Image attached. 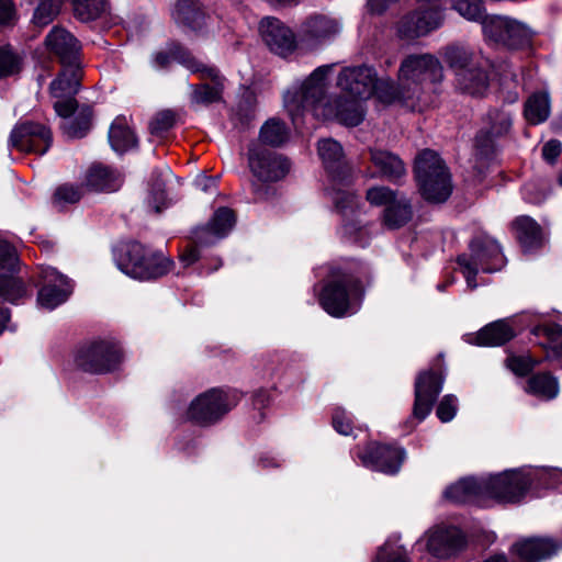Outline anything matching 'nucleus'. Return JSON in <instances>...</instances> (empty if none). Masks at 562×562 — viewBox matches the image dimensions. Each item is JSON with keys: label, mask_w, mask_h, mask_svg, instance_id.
Returning a JSON list of instances; mask_svg holds the SVG:
<instances>
[{"label": "nucleus", "mask_w": 562, "mask_h": 562, "mask_svg": "<svg viewBox=\"0 0 562 562\" xmlns=\"http://www.w3.org/2000/svg\"><path fill=\"white\" fill-rule=\"evenodd\" d=\"M333 427L341 435L348 436L352 432V418L341 407H336L333 413Z\"/></svg>", "instance_id": "53"}, {"label": "nucleus", "mask_w": 562, "mask_h": 562, "mask_svg": "<svg viewBox=\"0 0 562 562\" xmlns=\"http://www.w3.org/2000/svg\"><path fill=\"white\" fill-rule=\"evenodd\" d=\"M356 454L363 467L390 475L400 471L406 457L405 450L401 447L376 442L369 443L362 450L358 449Z\"/></svg>", "instance_id": "16"}, {"label": "nucleus", "mask_w": 562, "mask_h": 562, "mask_svg": "<svg viewBox=\"0 0 562 562\" xmlns=\"http://www.w3.org/2000/svg\"><path fill=\"white\" fill-rule=\"evenodd\" d=\"M122 360L120 346L114 341H97L81 349L76 362L83 371L104 373L113 370Z\"/></svg>", "instance_id": "15"}, {"label": "nucleus", "mask_w": 562, "mask_h": 562, "mask_svg": "<svg viewBox=\"0 0 562 562\" xmlns=\"http://www.w3.org/2000/svg\"><path fill=\"white\" fill-rule=\"evenodd\" d=\"M514 336L515 331L507 321H496L476 334L465 335L464 340L477 346H501Z\"/></svg>", "instance_id": "28"}, {"label": "nucleus", "mask_w": 562, "mask_h": 562, "mask_svg": "<svg viewBox=\"0 0 562 562\" xmlns=\"http://www.w3.org/2000/svg\"><path fill=\"white\" fill-rule=\"evenodd\" d=\"M505 261L499 245L488 236L473 239L470 244V254H462L457 258V263L470 290L479 286L480 283L475 278L480 272H496L505 266Z\"/></svg>", "instance_id": "9"}, {"label": "nucleus", "mask_w": 562, "mask_h": 562, "mask_svg": "<svg viewBox=\"0 0 562 562\" xmlns=\"http://www.w3.org/2000/svg\"><path fill=\"white\" fill-rule=\"evenodd\" d=\"M373 562H409L406 550L394 541L387 540L378 551Z\"/></svg>", "instance_id": "46"}, {"label": "nucleus", "mask_w": 562, "mask_h": 562, "mask_svg": "<svg viewBox=\"0 0 562 562\" xmlns=\"http://www.w3.org/2000/svg\"><path fill=\"white\" fill-rule=\"evenodd\" d=\"M80 69L78 66H65L59 76L50 83L54 98L75 97L79 90Z\"/></svg>", "instance_id": "34"}, {"label": "nucleus", "mask_w": 562, "mask_h": 562, "mask_svg": "<svg viewBox=\"0 0 562 562\" xmlns=\"http://www.w3.org/2000/svg\"><path fill=\"white\" fill-rule=\"evenodd\" d=\"M413 215L412 204L409 200L402 195L397 196L385 206L384 223L390 228H397L405 225Z\"/></svg>", "instance_id": "35"}, {"label": "nucleus", "mask_w": 562, "mask_h": 562, "mask_svg": "<svg viewBox=\"0 0 562 562\" xmlns=\"http://www.w3.org/2000/svg\"><path fill=\"white\" fill-rule=\"evenodd\" d=\"M116 267L127 277L147 281L167 274L172 261L161 252H153L138 241L121 244L114 250Z\"/></svg>", "instance_id": "6"}, {"label": "nucleus", "mask_w": 562, "mask_h": 562, "mask_svg": "<svg viewBox=\"0 0 562 562\" xmlns=\"http://www.w3.org/2000/svg\"><path fill=\"white\" fill-rule=\"evenodd\" d=\"M341 236L350 243L366 247L370 240V231L358 221H349L341 226Z\"/></svg>", "instance_id": "43"}, {"label": "nucleus", "mask_w": 562, "mask_h": 562, "mask_svg": "<svg viewBox=\"0 0 562 562\" xmlns=\"http://www.w3.org/2000/svg\"><path fill=\"white\" fill-rule=\"evenodd\" d=\"M58 100L54 103L56 113L61 117H69L76 109L77 102L74 97L57 98Z\"/></svg>", "instance_id": "55"}, {"label": "nucleus", "mask_w": 562, "mask_h": 562, "mask_svg": "<svg viewBox=\"0 0 562 562\" xmlns=\"http://www.w3.org/2000/svg\"><path fill=\"white\" fill-rule=\"evenodd\" d=\"M464 543V535L458 528L437 527L429 529L417 540L416 546H424L431 554L445 558L461 549Z\"/></svg>", "instance_id": "23"}, {"label": "nucleus", "mask_w": 562, "mask_h": 562, "mask_svg": "<svg viewBox=\"0 0 562 562\" xmlns=\"http://www.w3.org/2000/svg\"><path fill=\"white\" fill-rule=\"evenodd\" d=\"M175 22L184 30L200 32L210 16L192 0H178L171 12Z\"/></svg>", "instance_id": "27"}, {"label": "nucleus", "mask_w": 562, "mask_h": 562, "mask_svg": "<svg viewBox=\"0 0 562 562\" xmlns=\"http://www.w3.org/2000/svg\"><path fill=\"white\" fill-rule=\"evenodd\" d=\"M441 0H418L420 5L404 15L396 24V35L404 41H413L439 29L445 20Z\"/></svg>", "instance_id": "10"}, {"label": "nucleus", "mask_w": 562, "mask_h": 562, "mask_svg": "<svg viewBox=\"0 0 562 562\" xmlns=\"http://www.w3.org/2000/svg\"><path fill=\"white\" fill-rule=\"evenodd\" d=\"M254 119V112L252 111H248L246 112L244 115H241L239 112L236 113L234 120H235V124H240L241 126H246L248 125V123Z\"/></svg>", "instance_id": "63"}, {"label": "nucleus", "mask_w": 562, "mask_h": 562, "mask_svg": "<svg viewBox=\"0 0 562 562\" xmlns=\"http://www.w3.org/2000/svg\"><path fill=\"white\" fill-rule=\"evenodd\" d=\"M289 139V128L279 119H269L260 128L259 140L262 146L280 147Z\"/></svg>", "instance_id": "38"}, {"label": "nucleus", "mask_w": 562, "mask_h": 562, "mask_svg": "<svg viewBox=\"0 0 562 562\" xmlns=\"http://www.w3.org/2000/svg\"><path fill=\"white\" fill-rule=\"evenodd\" d=\"M550 112V99L547 92H536L531 94L525 103V119L532 125H538L547 121Z\"/></svg>", "instance_id": "36"}, {"label": "nucleus", "mask_w": 562, "mask_h": 562, "mask_svg": "<svg viewBox=\"0 0 562 562\" xmlns=\"http://www.w3.org/2000/svg\"><path fill=\"white\" fill-rule=\"evenodd\" d=\"M443 374L440 369L419 373L415 382V402L413 416L418 422L424 420L442 390Z\"/></svg>", "instance_id": "19"}, {"label": "nucleus", "mask_w": 562, "mask_h": 562, "mask_svg": "<svg viewBox=\"0 0 562 562\" xmlns=\"http://www.w3.org/2000/svg\"><path fill=\"white\" fill-rule=\"evenodd\" d=\"M91 126V112L82 111L72 120L63 125L64 132L71 138H81L86 136Z\"/></svg>", "instance_id": "44"}, {"label": "nucleus", "mask_w": 562, "mask_h": 562, "mask_svg": "<svg viewBox=\"0 0 562 562\" xmlns=\"http://www.w3.org/2000/svg\"><path fill=\"white\" fill-rule=\"evenodd\" d=\"M180 259L184 266H190L199 259V251L195 247H190L181 254Z\"/></svg>", "instance_id": "61"}, {"label": "nucleus", "mask_w": 562, "mask_h": 562, "mask_svg": "<svg viewBox=\"0 0 562 562\" xmlns=\"http://www.w3.org/2000/svg\"><path fill=\"white\" fill-rule=\"evenodd\" d=\"M199 72L204 77L211 78L214 83L195 86L191 94V101L199 105H209L220 101L223 87L218 71L213 67H209L202 64V70Z\"/></svg>", "instance_id": "32"}, {"label": "nucleus", "mask_w": 562, "mask_h": 562, "mask_svg": "<svg viewBox=\"0 0 562 562\" xmlns=\"http://www.w3.org/2000/svg\"><path fill=\"white\" fill-rule=\"evenodd\" d=\"M237 402L236 393L212 389L191 402L187 411V418L201 426L212 425L235 407Z\"/></svg>", "instance_id": "11"}, {"label": "nucleus", "mask_w": 562, "mask_h": 562, "mask_svg": "<svg viewBox=\"0 0 562 562\" xmlns=\"http://www.w3.org/2000/svg\"><path fill=\"white\" fill-rule=\"evenodd\" d=\"M109 142L114 151L123 154L137 144L134 132L124 116H117L109 131Z\"/></svg>", "instance_id": "33"}, {"label": "nucleus", "mask_w": 562, "mask_h": 562, "mask_svg": "<svg viewBox=\"0 0 562 562\" xmlns=\"http://www.w3.org/2000/svg\"><path fill=\"white\" fill-rule=\"evenodd\" d=\"M531 192V186H525L524 188V196L525 199L530 202V203H535V204H539L541 202H543L546 200V195L544 194H539V195H536V196H532L530 194Z\"/></svg>", "instance_id": "62"}, {"label": "nucleus", "mask_w": 562, "mask_h": 562, "mask_svg": "<svg viewBox=\"0 0 562 562\" xmlns=\"http://www.w3.org/2000/svg\"><path fill=\"white\" fill-rule=\"evenodd\" d=\"M82 196L81 189L72 184H64L57 188L54 194L53 203L61 209L66 204L77 203Z\"/></svg>", "instance_id": "48"}, {"label": "nucleus", "mask_w": 562, "mask_h": 562, "mask_svg": "<svg viewBox=\"0 0 562 562\" xmlns=\"http://www.w3.org/2000/svg\"><path fill=\"white\" fill-rule=\"evenodd\" d=\"M341 30L338 19L326 14L307 16L299 27V41L308 49H315L334 40Z\"/></svg>", "instance_id": "17"}, {"label": "nucleus", "mask_w": 562, "mask_h": 562, "mask_svg": "<svg viewBox=\"0 0 562 562\" xmlns=\"http://www.w3.org/2000/svg\"><path fill=\"white\" fill-rule=\"evenodd\" d=\"M371 162L378 169L381 177L397 182L406 175V168L402 159L391 151L371 149Z\"/></svg>", "instance_id": "30"}, {"label": "nucleus", "mask_w": 562, "mask_h": 562, "mask_svg": "<svg viewBox=\"0 0 562 562\" xmlns=\"http://www.w3.org/2000/svg\"><path fill=\"white\" fill-rule=\"evenodd\" d=\"M562 145L558 139L547 142L542 147V157L548 162H553L561 154Z\"/></svg>", "instance_id": "56"}, {"label": "nucleus", "mask_w": 562, "mask_h": 562, "mask_svg": "<svg viewBox=\"0 0 562 562\" xmlns=\"http://www.w3.org/2000/svg\"><path fill=\"white\" fill-rule=\"evenodd\" d=\"M513 227L525 251H533L542 245V231L533 218L529 216L517 217L513 223Z\"/></svg>", "instance_id": "31"}, {"label": "nucleus", "mask_w": 562, "mask_h": 562, "mask_svg": "<svg viewBox=\"0 0 562 562\" xmlns=\"http://www.w3.org/2000/svg\"><path fill=\"white\" fill-rule=\"evenodd\" d=\"M532 334L537 337H546L548 346L557 356L562 357V327L554 323H546L533 327Z\"/></svg>", "instance_id": "41"}, {"label": "nucleus", "mask_w": 562, "mask_h": 562, "mask_svg": "<svg viewBox=\"0 0 562 562\" xmlns=\"http://www.w3.org/2000/svg\"><path fill=\"white\" fill-rule=\"evenodd\" d=\"M18 265L19 259L14 247L7 241H0V302L16 303L25 295L23 282L13 277ZM9 319V310L0 308V335L8 328Z\"/></svg>", "instance_id": "12"}, {"label": "nucleus", "mask_w": 562, "mask_h": 562, "mask_svg": "<svg viewBox=\"0 0 562 562\" xmlns=\"http://www.w3.org/2000/svg\"><path fill=\"white\" fill-rule=\"evenodd\" d=\"M172 61H177L188 68L191 72L201 71L202 63L196 60L188 50L177 47L170 54L157 53L154 56L153 64L157 69L168 67Z\"/></svg>", "instance_id": "37"}, {"label": "nucleus", "mask_w": 562, "mask_h": 562, "mask_svg": "<svg viewBox=\"0 0 562 562\" xmlns=\"http://www.w3.org/2000/svg\"><path fill=\"white\" fill-rule=\"evenodd\" d=\"M148 205L156 212L160 213L168 206L167 196L165 194V186L162 182H157L153 186L149 196Z\"/></svg>", "instance_id": "54"}, {"label": "nucleus", "mask_w": 562, "mask_h": 562, "mask_svg": "<svg viewBox=\"0 0 562 562\" xmlns=\"http://www.w3.org/2000/svg\"><path fill=\"white\" fill-rule=\"evenodd\" d=\"M43 285L38 291V304L49 311L65 303L72 293L70 280L53 267L41 269Z\"/></svg>", "instance_id": "20"}, {"label": "nucleus", "mask_w": 562, "mask_h": 562, "mask_svg": "<svg viewBox=\"0 0 562 562\" xmlns=\"http://www.w3.org/2000/svg\"><path fill=\"white\" fill-rule=\"evenodd\" d=\"M562 483V470L521 468L497 474L469 476L448 486L443 497L454 504L486 507L492 502L519 503L529 492L555 487Z\"/></svg>", "instance_id": "2"}, {"label": "nucleus", "mask_w": 562, "mask_h": 562, "mask_svg": "<svg viewBox=\"0 0 562 562\" xmlns=\"http://www.w3.org/2000/svg\"><path fill=\"white\" fill-rule=\"evenodd\" d=\"M415 178L422 195L429 202H445L452 192L451 175L434 150L426 149L417 156Z\"/></svg>", "instance_id": "8"}, {"label": "nucleus", "mask_w": 562, "mask_h": 562, "mask_svg": "<svg viewBox=\"0 0 562 562\" xmlns=\"http://www.w3.org/2000/svg\"><path fill=\"white\" fill-rule=\"evenodd\" d=\"M507 367L517 375H526L529 373L536 362L529 356H510L506 360Z\"/></svg>", "instance_id": "52"}, {"label": "nucleus", "mask_w": 562, "mask_h": 562, "mask_svg": "<svg viewBox=\"0 0 562 562\" xmlns=\"http://www.w3.org/2000/svg\"><path fill=\"white\" fill-rule=\"evenodd\" d=\"M194 184L198 189H200L203 192L213 193L216 191V180L205 175L198 176L194 181Z\"/></svg>", "instance_id": "58"}, {"label": "nucleus", "mask_w": 562, "mask_h": 562, "mask_svg": "<svg viewBox=\"0 0 562 562\" xmlns=\"http://www.w3.org/2000/svg\"><path fill=\"white\" fill-rule=\"evenodd\" d=\"M122 176L119 171L102 165L91 166L86 175V187L95 192H113L120 189Z\"/></svg>", "instance_id": "29"}, {"label": "nucleus", "mask_w": 562, "mask_h": 562, "mask_svg": "<svg viewBox=\"0 0 562 562\" xmlns=\"http://www.w3.org/2000/svg\"><path fill=\"white\" fill-rule=\"evenodd\" d=\"M397 1L398 0H367V5L371 13L382 14Z\"/></svg>", "instance_id": "57"}, {"label": "nucleus", "mask_w": 562, "mask_h": 562, "mask_svg": "<svg viewBox=\"0 0 562 562\" xmlns=\"http://www.w3.org/2000/svg\"><path fill=\"white\" fill-rule=\"evenodd\" d=\"M527 392L544 400L554 398L559 393L558 380L549 373L531 376L527 383Z\"/></svg>", "instance_id": "39"}, {"label": "nucleus", "mask_w": 562, "mask_h": 562, "mask_svg": "<svg viewBox=\"0 0 562 562\" xmlns=\"http://www.w3.org/2000/svg\"><path fill=\"white\" fill-rule=\"evenodd\" d=\"M482 31L487 42L508 48H521L531 40V32L525 24L507 16H485Z\"/></svg>", "instance_id": "13"}, {"label": "nucleus", "mask_w": 562, "mask_h": 562, "mask_svg": "<svg viewBox=\"0 0 562 562\" xmlns=\"http://www.w3.org/2000/svg\"><path fill=\"white\" fill-rule=\"evenodd\" d=\"M513 126L512 113L505 110L493 109L487 112L484 127L475 137V147L483 156L494 150L495 139L507 135Z\"/></svg>", "instance_id": "22"}, {"label": "nucleus", "mask_w": 562, "mask_h": 562, "mask_svg": "<svg viewBox=\"0 0 562 562\" xmlns=\"http://www.w3.org/2000/svg\"><path fill=\"white\" fill-rule=\"evenodd\" d=\"M440 56L453 71L456 87L470 95H483L490 85L488 58L481 50L462 45H450L441 49Z\"/></svg>", "instance_id": "4"}, {"label": "nucleus", "mask_w": 562, "mask_h": 562, "mask_svg": "<svg viewBox=\"0 0 562 562\" xmlns=\"http://www.w3.org/2000/svg\"><path fill=\"white\" fill-rule=\"evenodd\" d=\"M22 69V57L10 46L0 47V78L14 76Z\"/></svg>", "instance_id": "42"}, {"label": "nucleus", "mask_w": 562, "mask_h": 562, "mask_svg": "<svg viewBox=\"0 0 562 562\" xmlns=\"http://www.w3.org/2000/svg\"><path fill=\"white\" fill-rule=\"evenodd\" d=\"M334 66L317 67L300 87L284 94V106L296 128L307 113L318 120H336L347 126H357L366 115L362 101L375 97L380 102L379 86L387 77H378L375 69L368 65L344 67L336 86L349 98L327 99L326 80Z\"/></svg>", "instance_id": "1"}, {"label": "nucleus", "mask_w": 562, "mask_h": 562, "mask_svg": "<svg viewBox=\"0 0 562 562\" xmlns=\"http://www.w3.org/2000/svg\"><path fill=\"white\" fill-rule=\"evenodd\" d=\"M318 155L329 177V186L326 187V194L341 212L356 205L357 196L349 190L351 183L350 169L344 161L341 145L333 138L318 142Z\"/></svg>", "instance_id": "5"}, {"label": "nucleus", "mask_w": 562, "mask_h": 562, "mask_svg": "<svg viewBox=\"0 0 562 562\" xmlns=\"http://www.w3.org/2000/svg\"><path fill=\"white\" fill-rule=\"evenodd\" d=\"M259 32L267 47L281 57L291 55L297 46L294 32L277 18H263L259 24Z\"/></svg>", "instance_id": "21"}, {"label": "nucleus", "mask_w": 562, "mask_h": 562, "mask_svg": "<svg viewBox=\"0 0 562 562\" xmlns=\"http://www.w3.org/2000/svg\"><path fill=\"white\" fill-rule=\"evenodd\" d=\"M45 45L47 50L59 59L63 67L79 65V42L67 30L54 27L47 34Z\"/></svg>", "instance_id": "24"}, {"label": "nucleus", "mask_w": 562, "mask_h": 562, "mask_svg": "<svg viewBox=\"0 0 562 562\" xmlns=\"http://www.w3.org/2000/svg\"><path fill=\"white\" fill-rule=\"evenodd\" d=\"M362 299L363 290L358 279L340 270H331L318 300L329 315L346 317L359 311Z\"/></svg>", "instance_id": "7"}, {"label": "nucleus", "mask_w": 562, "mask_h": 562, "mask_svg": "<svg viewBox=\"0 0 562 562\" xmlns=\"http://www.w3.org/2000/svg\"><path fill=\"white\" fill-rule=\"evenodd\" d=\"M271 402V393L267 390H259L255 393L252 404L255 408L261 409L267 407Z\"/></svg>", "instance_id": "59"}, {"label": "nucleus", "mask_w": 562, "mask_h": 562, "mask_svg": "<svg viewBox=\"0 0 562 562\" xmlns=\"http://www.w3.org/2000/svg\"><path fill=\"white\" fill-rule=\"evenodd\" d=\"M398 193L387 187H373L367 191V200L375 206H386Z\"/></svg>", "instance_id": "49"}, {"label": "nucleus", "mask_w": 562, "mask_h": 562, "mask_svg": "<svg viewBox=\"0 0 562 562\" xmlns=\"http://www.w3.org/2000/svg\"><path fill=\"white\" fill-rule=\"evenodd\" d=\"M458 409V398L454 395H446L439 402L437 407V416L442 423H448L453 419Z\"/></svg>", "instance_id": "51"}, {"label": "nucleus", "mask_w": 562, "mask_h": 562, "mask_svg": "<svg viewBox=\"0 0 562 562\" xmlns=\"http://www.w3.org/2000/svg\"><path fill=\"white\" fill-rule=\"evenodd\" d=\"M76 16L83 21L99 18L106 9V0H72Z\"/></svg>", "instance_id": "40"}, {"label": "nucleus", "mask_w": 562, "mask_h": 562, "mask_svg": "<svg viewBox=\"0 0 562 562\" xmlns=\"http://www.w3.org/2000/svg\"><path fill=\"white\" fill-rule=\"evenodd\" d=\"M248 166L254 177L263 183L276 182L286 176L290 162L281 155L252 142L248 147Z\"/></svg>", "instance_id": "14"}, {"label": "nucleus", "mask_w": 562, "mask_h": 562, "mask_svg": "<svg viewBox=\"0 0 562 562\" xmlns=\"http://www.w3.org/2000/svg\"><path fill=\"white\" fill-rule=\"evenodd\" d=\"M562 548V542L551 538H525L515 542L512 552L518 562H540L551 558Z\"/></svg>", "instance_id": "25"}, {"label": "nucleus", "mask_w": 562, "mask_h": 562, "mask_svg": "<svg viewBox=\"0 0 562 562\" xmlns=\"http://www.w3.org/2000/svg\"><path fill=\"white\" fill-rule=\"evenodd\" d=\"M59 5L60 0H40V4L33 15V22L40 26L47 25L58 13Z\"/></svg>", "instance_id": "47"}, {"label": "nucleus", "mask_w": 562, "mask_h": 562, "mask_svg": "<svg viewBox=\"0 0 562 562\" xmlns=\"http://www.w3.org/2000/svg\"><path fill=\"white\" fill-rule=\"evenodd\" d=\"M443 78V66L435 55H407L400 64L397 85L390 77L380 82V102L423 112L435 104Z\"/></svg>", "instance_id": "3"}, {"label": "nucleus", "mask_w": 562, "mask_h": 562, "mask_svg": "<svg viewBox=\"0 0 562 562\" xmlns=\"http://www.w3.org/2000/svg\"><path fill=\"white\" fill-rule=\"evenodd\" d=\"M13 14V7L10 0H0V23L9 22Z\"/></svg>", "instance_id": "60"}, {"label": "nucleus", "mask_w": 562, "mask_h": 562, "mask_svg": "<svg viewBox=\"0 0 562 562\" xmlns=\"http://www.w3.org/2000/svg\"><path fill=\"white\" fill-rule=\"evenodd\" d=\"M236 223L234 212L228 207H220L206 226L193 232V240L198 245H211L228 235Z\"/></svg>", "instance_id": "26"}, {"label": "nucleus", "mask_w": 562, "mask_h": 562, "mask_svg": "<svg viewBox=\"0 0 562 562\" xmlns=\"http://www.w3.org/2000/svg\"><path fill=\"white\" fill-rule=\"evenodd\" d=\"M176 115L171 111H162L158 113L149 124L151 134L161 136L173 127Z\"/></svg>", "instance_id": "50"}, {"label": "nucleus", "mask_w": 562, "mask_h": 562, "mask_svg": "<svg viewBox=\"0 0 562 562\" xmlns=\"http://www.w3.org/2000/svg\"><path fill=\"white\" fill-rule=\"evenodd\" d=\"M484 562H508V561L504 554H496V555L490 557Z\"/></svg>", "instance_id": "64"}, {"label": "nucleus", "mask_w": 562, "mask_h": 562, "mask_svg": "<svg viewBox=\"0 0 562 562\" xmlns=\"http://www.w3.org/2000/svg\"><path fill=\"white\" fill-rule=\"evenodd\" d=\"M453 9L469 21L482 23L485 18L481 0H453Z\"/></svg>", "instance_id": "45"}, {"label": "nucleus", "mask_w": 562, "mask_h": 562, "mask_svg": "<svg viewBox=\"0 0 562 562\" xmlns=\"http://www.w3.org/2000/svg\"><path fill=\"white\" fill-rule=\"evenodd\" d=\"M9 142L10 146L20 151L44 155L49 149L53 137L46 125L25 121L14 126Z\"/></svg>", "instance_id": "18"}]
</instances>
